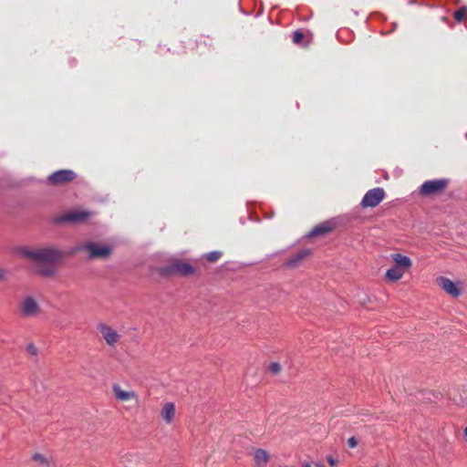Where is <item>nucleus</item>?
<instances>
[{
    "label": "nucleus",
    "mask_w": 467,
    "mask_h": 467,
    "mask_svg": "<svg viewBox=\"0 0 467 467\" xmlns=\"http://www.w3.org/2000/svg\"><path fill=\"white\" fill-rule=\"evenodd\" d=\"M23 254L36 262H57L61 259L62 254L60 251L45 247L36 250H24Z\"/></svg>",
    "instance_id": "f257e3e1"
},
{
    "label": "nucleus",
    "mask_w": 467,
    "mask_h": 467,
    "mask_svg": "<svg viewBox=\"0 0 467 467\" xmlns=\"http://www.w3.org/2000/svg\"><path fill=\"white\" fill-rule=\"evenodd\" d=\"M449 182L450 180L445 178L426 181L420 185L419 193L421 196L440 194L447 189Z\"/></svg>",
    "instance_id": "f03ea898"
},
{
    "label": "nucleus",
    "mask_w": 467,
    "mask_h": 467,
    "mask_svg": "<svg viewBox=\"0 0 467 467\" xmlns=\"http://www.w3.org/2000/svg\"><path fill=\"white\" fill-rule=\"evenodd\" d=\"M19 313L23 317L32 318L40 316L42 309L33 296H27L19 304Z\"/></svg>",
    "instance_id": "7ed1b4c3"
},
{
    "label": "nucleus",
    "mask_w": 467,
    "mask_h": 467,
    "mask_svg": "<svg viewBox=\"0 0 467 467\" xmlns=\"http://www.w3.org/2000/svg\"><path fill=\"white\" fill-rule=\"evenodd\" d=\"M92 216V213L84 210L70 211L55 219L57 223H84Z\"/></svg>",
    "instance_id": "20e7f679"
},
{
    "label": "nucleus",
    "mask_w": 467,
    "mask_h": 467,
    "mask_svg": "<svg viewBox=\"0 0 467 467\" xmlns=\"http://www.w3.org/2000/svg\"><path fill=\"white\" fill-rule=\"evenodd\" d=\"M385 198V191L383 188L377 187L368 190L363 196L360 205L363 208H373L378 206Z\"/></svg>",
    "instance_id": "39448f33"
},
{
    "label": "nucleus",
    "mask_w": 467,
    "mask_h": 467,
    "mask_svg": "<svg viewBox=\"0 0 467 467\" xmlns=\"http://www.w3.org/2000/svg\"><path fill=\"white\" fill-rule=\"evenodd\" d=\"M83 249L89 253V258H108L111 254V247L99 243H88Z\"/></svg>",
    "instance_id": "423d86ee"
},
{
    "label": "nucleus",
    "mask_w": 467,
    "mask_h": 467,
    "mask_svg": "<svg viewBox=\"0 0 467 467\" xmlns=\"http://www.w3.org/2000/svg\"><path fill=\"white\" fill-rule=\"evenodd\" d=\"M435 282L440 288L452 297H459L462 294L460 283H454L448 277L438 276Z\"/></svg>",
    "instance_id": "0eeeda50"
},
{
    "label": "nucleus",
    "mask_w": 467,
    "mask_h": 467,
    "mask_svg": "<svg viewBox=\"0 0 467 467\" xmlns=\"http://www.w3.org/2000/svg\"><path fill=\"white\" fill-rule=\"evenodd\" d=\"M77 174L72 170H59L47 177V182L51 185H61L74 181Z\"/></svg>",
    "instance_id": "6e6552de"
},
{
    "label": "nucleus",
    "mask_w": 467,
    "mask_h": 467,
    "mask_svg": "<svg viewBox=\"0 0 467 467\" xmlns=\"http://www.w3.org/2000/svg\"><path fill=\"white\" fill-rule=\"evenodd\" d=\"M98 329L109 347L113 348L119 343L120 335L111 327L106 324H99Z\"/></svg>",
    "instance_id": "1a4fd4ad"
},
{
    "label": "nucleus",
    "mask_w": 467,
    "mask_h": 467,
    "mask_svg": "<svg viewBox=\"0 0 467 467\" xmlns=\"http://www.w3.org/2000/svg\"><path fill=\"white\" fill-rule=\"evenodd\" d=\"M169 273L171 275L188 276L194 274V267L186 262L176 261L170 265Z\"/></svg>",
    "instance_id": "9d476101"
},
{
    "label": "nucleus",
    "mask_w": 467,
    "mask_h": 467,
    "mask_svg": "<svg viewBox=\"0 0 467 467\" xmlns=\"http://www.w3.org/2000/svg\"><path fill=\"white\" fill-rule=\"evenodd\" d=\"M113 393L117 400L120 401H128L131 400H137L138 395L133 390H124L118 384H114L112 387Z\"/></svg>",
    "instance_id": "9b49d317"
},
{
    "label": "nucleus",
    "mask_w": 467,
    "mask_h": 467,
    "mask_svg": "<svg viewBox=\"0 0 467 467\" xmlns=\"http://www.w3.org/2000/svg\"><path fill=\"white\" fill-rule=\"evenodd\" d=\"M175 404L173 402H166L161 410V417L165 423L171 424L175 417Z\"/></svg>",
    "instance_id": "f8f14e48"
},
{
    "label": "nucleus",
    "mask_w": 467,
    "mask_h": 467,
    "mask_svg": "<svg viewBox=\"0 0 467 467\" xmlns=\"http://www.w3.org/2000/svg\"><path fill=\"white\" fill-rule=\"evenodd\" d=\"M335 227V223L332 222H324L316 227H314L308 234L309 237L324 235L330 233Z\"/></svg>",
    "instance_id": "ddd939ff"
},
{
    "label": "nucleus",
    "mask_w": 467,
    "mask_h": 467,
    "mask_svg": "<svg viewBox=\"0 0 467 467\" xmlns=\"http://www.w3.org/2000/svg\"><path fill=\"white\" fill-rule=\"evenodd\" d=\"M254 462L255 467H266L270 460L269 453L264 449H256L254 451Z\"/></svg>",
    "instance_id": "4468645a"
},
{
    "label": "nucleus",
    "mask_w": 467,
    "mask_h": 467,
    "mask_svg": "<svg viewBox=\"0 0 467 467\" xmlns=\"http://www.w3.org/2000/svg\"><path fill=\"white\" fill-rule=\"evenodd\" d=\"M391 259L395 263L394 266L400 267L404 272L412 265L410 258L401 254H391Z\"/></svg>",
    "instance_id": "2eb2a0df"
},
{
    "label": "nucleus",
    "mask_w": 467,
    "mask_h": 467,
    "mask_svg": "<svg viewBox=\"0 0 467 467\" xmlns=\"http://www.w3.org/2000/svg\"><path fill=\"white\" fill-rule=\"evenodd\" d=\"M310 254V251L308 249H304L295 255L291 256L285 263V265L288 267H296L304 259H306Z\"/></svg>",
    "instance_id": "dca6fc26"
},
{
    "label": "nucleus",
    "mask_w": 467,
    "mask_h": 467,
    "mask_svg": "<svg viewBox=\"0 0 467 467\" xmlns=\"http://www.w3.org/2000/svg\"><path fill=\"white\" fill-rule=\"evenodd\" d=\"M404 271L399 266H392L387 270L385 277L388 281L397 282L404 275Z\"/></svg>",
    "instance_id": "f3484780"
},
{
    "label": "nucleus",
    "mask_w": 467,
    "mask_h": 467,
    "mask_svg": "<svg viewBox=\"0 0 467 467\" xmlns=\"http://www.w3.org/2000/svg\"><path fill=\"white\" fill-rule=\"evenodd\" d=\"M454 19L457 22L462 21L467 16V7L462 6L454 12Z\"/></svg>",
    "instance_id": "a211bd4d"
},
{
    "label": "nucleus",
    "mask_w": 467,
    "mask_h": 467,
    "mask_svg": "<svg viewBox=\"0 0 467 467\" xmlns=\"http://www.w3.org/2000/svg\"><path fill=\"white\" fill-rule=\"evenodd\" d=\"M222 256V253L219 251H213L204 254V257L210 262H216Z\"/></svg>",
    "instance_id": "6ab92c4d"
},
{
    "label": "nucleus",
    "mask_w": 467,
    "mask_h": 467,
    "mask_svg": "<svg viewBox=\"0 0 467 467\" xmlns=\"http://www.w3.org/2000/svg\"><path fill=\"white\" fill-rule=\"evenodd\" d=\"M33 460L35 462H37L43 464V465H48V460L44 455H42L40 453H35L33 455Z\"/></svg>",
    "instance_id": "aec40b11"
},
{
    "label": "nucleus",
    "mask_w": 467,
    "mask_h": 467,
    "mask_svg": "<svg viewBox=\"0 0 467 467\" xmlns=\"http://www.w3.org/2000/svg\"><path fill=\"white\" fill-rule=\"evenodd\" d=\"M269 371L272 373V374H277L281 371V365L277 362H272L270 365H269Z\"/></svg>",
    "instance_id": "412c9836"
},
{
    "label": "nucleus",
    "mask_w": 467,
    "mask_h": 467,
    "mask_svg": "<svg viewBox=\"0 0 467 467\" xmlns=\"http://www.w3.org/2000/svg\"><path fill=\"white\" fill-rule=\"evenodd\" d=\"M26 351H27V353H28L30 356H33V357H36V356H37V354H38V349H37V348H36L34 344H32V343H30V344H28V345L26 346Z\"/></svg>",
    "instance_id": "4be33fe9"
},
{
    "label": "nucleus",
    "mask_w": 467,
    "mask_h": 467,
    "mask_svg": "<svg viewBox=\"0 0 467 467\" xmlns=\"http://www.w3.org/2000/svg\"><path fill=\"white\" fill-rule=\"evenodd\" d=\"M304 39V34L300 31H296L293 34V41L296 44L301 43Z\"/></svg>",
    "instance_id": "5701e85b"
},
{
    "label": "nucleus",
    "mask_w": 467,
    "mask_h": 467,
    "mask_svg": "<svg viewBox=\"0 0 467 467\" xmlns=\"http://www.w3.org/2000/svg\"><path fill=\"white\" fill-rule=\"evenodd\" d=\"M348 445L349 448H355L357 447L358 445V440L355 438V437H350L348 440Z\"/></svg>",
    "instance_id": "b1692460"
},
{
    "label": "nucleus",
    "mask_w": 467,
    "mask_h": 467,
    "mask_svg": "<svg viewBox=\"0 0 467 467\" xmlns=\"http://www.w3.org/2000/svg\"><path fill=\"white\" fill-rule=\"evenodd\" d=\"M327 461L331 466H335L337 464V460L334 459L331 455L327 456Z\"/></svg>",
    "instance_id": "393cba45"
},
{
    "label": "nucleus",
    "mask_w": 467,
    "mask_h": 467,
    "mask_svg": "<svg viewBox=\"0 0 467 467\" xmlns=\"http://www.w3.org/2000/svg\"><path fill=\"white\" fill-rule=\"evenodd\" d=\"M54 273V271L52 269H47V270H43L41 271V274L45 276H49V275H52Z\"/></svg>",
    "instance_id": "a878e982"
},
{
    "label": "nucleus",
    "mask_w": 467,
    "mask_h": 467,
    "mask_svg": "<svg viewBox=\"0 0 467 467\" xmlns=\"http://www.w3.org/2000/svg\"><path fill=\"white\" fill-rule=\"evenodd\" d=\"M314 466L315 467H325V465L323 463H321V462H315Z\"/></svg>",
    "instance_id": "bb28decb"
},
{
    "label": "nucleus",
    "mask_w": 467,
    "mask_h": 467,
    "mask_svg": "<svg viewBox=\"0 0 467 467\" xmlns=\"http://www.w3.org/2000/svg\"><path fill=\"white\" fill-rule=\"evenodd\" d=\"M5 277V272L0 269V280Z\"/></svg>",
    "instance_id": "cd10ccee"
},
{
    "label": "nucleus",
    "mask_w": 467,
    "mask_h": 467,
    "mask_svg": "<svg viewBox=\"0 0 467 467\" xmlns=\"http://www.w3.org/2000/svg\"><path fill=\"white\" fill-rule=\"evenodd\" d=\"M303 467H312L309 462H304Z\"/></svg>",
    "instance_id": "c85d7f7f"
}]
</instances>
